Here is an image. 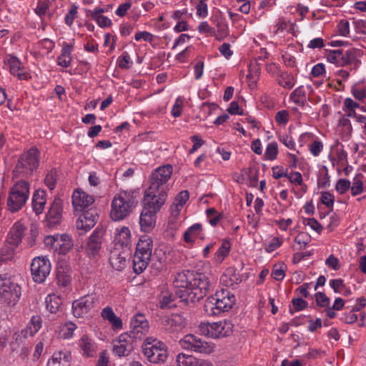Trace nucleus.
<instances>
[{"label":"nucleus","mask_w":366,"mask_h":366,"mask_svg":"<svg viewBox=\"0 0 366 366\" xmlns=\"http://www.w3.org/2000/svg\"><path fill=\"white\" fill-rule=\"evenodd\" d=\"M175 295L180 302L189 305L199 302L211 289L207 276L194 270H184L178 272L174 280Z\"/></svg>","instance_id":"f257e3e1"},{"label":"nucleus","mask_w":366,"mask_h":366,"mask_svg":"<svg viewBox=\"0 0 366 366\" xmlns=\"http://www.w3.org/2000/svg\"><path fill=\"white\" fill-rule=\"evenodd\" d=\"M173 172L172 165L167 164L156 169L149 178V187L144 192L146 197L166 202L167 197V182L171 178Z\"/></svg>","instance_id":"f03ea898"},{"label":"nucleus","mask_w":366,"mask_h":366,"mask_svg":"<svg viewBox=\"0 0 366 366\" xmlns=\"http://www.w3.org/2000/svg\"><path fill=\"white\" fill-rule=\"evenodd\" d=\"M139 195L136 190L121 191L116 194L112 202L111 218L119 221L127 217L137 206Z\"/></svg>","instance_id":"7ed1b4c3"},{"label":"nucleus","mask_w":366,"mask_h":366,"mask_svg":"<svg viewBox=\"0 0 366 366\" xmlns=\"http://www.w3.org/2000/svg\"><path fill=\"white\" fill-rule=\"evenodd\" d=\"M162 199H154L144 195L142 200L143 208L141 212L139 224L141 229L144 232H150L155 227L157 213L164 204Z\"/></svg>","instance_id":"20e7f679"},{"label":"nucleus","mask_w":366,"mask_h":366,"mask_svg":"<svg viewBox=\"0 0 366 366\" xmlns=\"http://www.w3.org/2000/svg\"><path fill=\"white\" fill-rule=\"evenodd\" d=\"M142 352L152 363L163 364L168 358L167 345L156 338L147 337L142 344Z\"/></svg>","instance_id":"39448f33"},{"label":"nucleus","mask_w":366,"mask_h":366,"mask_svg":"<svg viewBox=\"0 0 366 366\" xmlns=\"http://www.w3.org/2000/svg\"><path fill=\"white\" fill-rule=\"evenodd\" d=\"M152 247L153 240L149 236L144 235L139 239L133 260L136 273L140 274L147 268L152 257Z\"/></svg>","instance_id":"423d86ee"},{"label":"nucleus","mask_w":366,"mask_h":366,"mask_svg":"<svg viewBox=\"0 0 366 366\" xmlns=\"http://www.w3.org/2000/svg\"><path fill=\"white\" fill-rule=\"evenodd\" d=\"M29 194V182L21 180L17 182L11 189L7 201L9 210L18 212L25 204Z\"/></svg>","instance_id":"0eeeda50"},{"label":"nucleus","mask_w":366,"mask_h":366,"mask_svg":"<svg viewBox=\"0 0 366 366\" xmlns=\"http://www.w3.org/2000/svg\"><path fill=\"white\" fill-rule=\"evenodd\" d=\"M233 324L227 320L201 323L199 325L201 332L212 338H223L230 336L233 332Z\"/></svg>","instance_id":"6e6552de"},{"label":"nucleus","mask_w":366,"mask_h":366,"mask_svg":"<svg viewBox=\"0 0 366 366\" xmlns=\"http://www.w3.org/2000/svg\"><path fill=\"white\" fill-rule=\"evenodd\" d=\"M182 348L189 350L195 352L209 355L214 352V344L207 342L197 335L187 334L179 340Z\"/></svg>","instance_id":"1a4fd4ad"},{"label":"nucleus","mask_w":366,"mask_h":366,"mask_svg":"<svg viewBox=\"0 0 366 366\" xmlns=\"http://www.w3.org/2000/svg\"><path fill=\"white\" fill-rule=\"evenodd\" d=\"M0 297L8 305H15L21 297V287L6 276L0 275Z\"/></svg>","instance_id":"9d476101"},{"label":"nucleus","mask_w":366,"mask_h":366,"mask_svg":"<svg viewBox=\"0 0 366 366\" xmlns=\"http://www.w3.org/2000/svg\"><path fill=\"white\" fill-rule=\"evenodd\" d=\"M105 232L103 227H97L89 237L84 246V250L90 259H94L99 255Z\"/></svg>","instance_id":"9b49d317"},{"label":"nucleus","mask_w":366,"mask_h":366,"mask_svg":"<svg viewBox=\"0 0 366 366\" xmlns=\"http://www.w3.org/2000/svg\"><path fill=\"white\" fill-rule=\"evenodd\" d=\"M236 301L235 296L227 297L224 300H214L213 297H207L204 309L208 315L215 316L232 309Z\"/></svg>","instance_id":"f8f14e48"},{"label":"nucleus","mask_w":366,"mask_h":366,"mask_svg":"<svg viewBox=\"0 0 366 366\" xmlns=\"http://www.w3.org/2000/svg\"><path fill=\"white\" fill-rule=\"evenodd\" d=\"M51 263L46 257H36L31 264V272L35 282L42 283L50 274Z\"/></svg>","instance_id":"ddd939ff"},{"label":"nucleus","mask_w":366,"mask_h":366,"mask_svg":"<svg viewBox=\"0 0 366 366\" xmlns=\"http://www.w3.org/2000/svg\"><path fill=\"white\" fill-rule=\"evenodd\" d=\"M63 202L59 197H55L51 204L44 221L45 227L52 229L60 225L62 219Z\"/></svg>","instance_id":"4468645a"},{"label":"nucleus","mask_w":366,"mask_h":366,"mask_svg":"<svg viewBox=\"0 0 366 366\" xmlns=\"http://www.w3.org/2000/svg\"><path fill=\"white\" fill-rule=\"evenodd\" d=\"M137 340L127 333H123L113 342L112 351L118 357L128 356L134 350V342Z\"/></svg>","instance_id":"2eb2a0df"},{"label":"nucleus","mask_w":366,"mask_h":366,"mask_svg":"<svg viewBox=\"0 0 366 366\" xmlns=\"http://www.w3.org/2000/svg\"><path fill=\"white\" fill-rule=\"evenodd\" d=\"M149 330V322L143 314L135 315L130 322V330L127 333L136 340H141Z\"/></svg>","instance_id":"dca6fc26"},{"label":"nucleus","mask_w":366,"mask_h":366,"mask_svg":"<svg viewBox=\"0 0 366 366\" xmlns=\"http://www.w3.org/2000/svg\"><path fill=\"white\" fill-rule=\"evenodd\" d=\"M164 330L169 335L182 331L186 326L185 319L179 314H172L162 320Z\"/></svg>","instance_id":"f3484780"},{"label":"nucleus","mask_w":366,"mask_h":366,"mask_svg":"<svg viewBox=\"0 0 366 366\" xmlns=\"http://www.w3.org/2000/svg\"><path fill=\"white\" fill-rule=\"evenodd\" d=\"M95 298L92 295H85L74 300L72 303V312L74 317H81L94 307Z\"/></svg>","instance_id":"a211bd4d"},{"label":"nucleus","mask_w":366,"mask_h":366,"mask_svg":"<svg viewBox=\"0 0 366 366\" xmlns=\"http://www.w3.org/2000/svg\"><path fill=\"white\" fill-rule=\"evenodd\" d=\"M98 217L97 209L94 208L84 210L76 222L77 229L83 230L84 232L90 230L96 224Z\"/></svg>","instance_id":"6ab92c4d"},{"label":"nucleus","mask_w":366,"mask_h":366,"mask_svg":"<svg viewBox=\"0 0 366 366\" xmlns=\"http://www.w3.org/2000/svg\"><path fill=\"white\" fill-rule=\"evenodd\" d=\"M71 269L66 261H59L57 264L56 280L59 286L66 287L71 281Z\"/></svg>","instance_id":"aec40b11"},{"label":"nucleus","mask_w":366,"mask_h":366,"mask_svg":"<svg viewBox=\"0 0 366 366\" xmlns=\"http://www.w3.org/2000/svg\"><path fill=\"white\" fill-rule=\"evenodd\" d=\"M94 202L92 196L76 189L72 195V204L75 210L84 211Z\"/></svg>","instance_id":"412c9836"},{"label":"nucleus","mask_w":366,"mask_h":366,"mask_svg":"<svg viewBox=\"0 0 366 366\" xmlns=\"http://www.w3.org/2000/svg\"><path fill=\"white\" fill-rule=\"evenodd\" d=\"M26 228L19 222H16L11 228L7 237V242L16 247L23 238Z\"/></svg>","instance_id":"4be33fe9"},{"label":"nucleus","mask_w":366,"mask_h":366,"mask_svg":"<svg viewBox=\"0 0 366 366\" xmlns=\"http://www.w3.org/2000/svg\"><path fill=\"white\" fill-rule=\"evenodd\" d=\"M221 281L227 287H233L242 282V275L237 269L228 267L221 277Z\"/></svg>","instance_id":"5701e85b"},{"label":"nucleus","mask_w":366,"mask_h":366,"mask_svg":"<svg viewBox=\"0 0 366 366\" xmlns=\"http://www.w3.org/2000/svg\"><path fill=\"white\" fill-rule=\"evenodd\" d=\"M74 244L72 238L67 234H58L54 252L65 255L72 248Z\"/></svg>","instance_id":"b1692460"},{"label":"nucleus","mask_w":366,"mask_h":366,"mask_svg":"<svg viewBox=\"0 0 366 366\" xmlns=\"http://www.w3.org/2000/svg\"><path fill=\"white\" fill-rule=\"evenodd\" d=\"M4 63L9 66V71L14 76H16L19 79H26L27 78V74L22 71L24 67L21 66V63L17 57L10 55L4 61Z\"/></svg>","instance_id":"393cba45"},{"label":"nucleus","mask_w":366,"mask_h":366,"mask_svg":"<svg viewBox=\"0 0 366 366\" xmlns=\"http://www.w3.org/2000/svg\"><path fill=\"white\" fill-rule=\"evenodd\" d=\"M26 162L30 173L39 167V152L36 147L31 148L26 153L21 155V162Z\"/></svg>","instance_id":"a878e982"},{"label":"nucleus","mask_w":366,"mask_h":366,"mask_svg":"<svg viewBox=\"0 0 366 366\" xmlns=\"http://www.w3.org/2000/svg\"><path fill=\"white\" fill-rule=\"evenodd\" d=\"M46 204V192L44 190H36L32 199L33 209L36 214L42 213Z\"/></svg>","instance_id":"bb28decb"},{"label":"nucleus","mask_w":366,"mask_h":366,"mask_svg":"<svg viewBox=\"0 0 366 366\" xmlns=\"http://www.w3.org/2000/svg\"><path fill=\"white\" fill-rule=\"evenodd\" d=\"M102 317L103 319L108 320L115 330L122 329L123 327L122 320L117 317L113 310L110 307H107L102 311Z\"/></svg>","instance_id":"cd10ccee"},{"label":"nucleus","mask_w":366,"mask_h":366,"mask_svg":"<svg viewBox=\"0 0 366 366\" xmlns=\"http://www.w3.org/2000/svg\"><path fill=\"white\" fill-rule=\"evenodd\" d=\"M70 353L61 352L54 353L51 360L48 361L47 366H70Z\"/></svg>","instance_id":"c85d7f7f"},{"label":"nucleus","mask_w":366,"mask_h":366,"mask_svg":"<svg viewBox=\"0 0 366 366\" xmlns=\"http://www.w3.org/2000/svg\"><path fill=\"white\" fill-rule=\"evenodd\" d=\"M231 244L229 240L224 239L221 246L214 254V262L220 264L229 255Z\"/></svg>","instance_id":"c756f323"},{"label":"nucleus","mask_w":366,"mask_h":366,"mask_svg":"<svg viewBox=\"0 0 366 366\" xmlns=\"http://www.w3.org/2000/svg\"><path fill=\"white\" fill-rule=\"evenodd\" d=\"M109 262L114 269L122 271L127 264L126 257L123 256L122 253L114 251L109 257Z\"/></svg>","instance_id":"7c9ffc66"},{"label":"nucleus","mask_w":366,"mask_h":366,"mask_svg":"<svg viewBox=\"0 0 366 366\" xmlns=\"http://www.w3.org/2000/svg\"><path fill=\"white\" fill-rule=\"evenodd\" d=\"M73 46L71 44H65L62 48L61 54L58 57L57 63L63 67H68L71 61V52Z\"/></svg>","instance_id":"2f4dec72"},{"label":"nucleus","mask_w":366,"mask_h":366,"mask_svg":"<svg viewBox=\"0 0 366 366\" xmlns=\"http://www.w3.org/2000/svg\"><path fill=\"white\" fill-rule=\"evenodd\" d=\"M357 49L354 48L347 50L343 54L342 57L340 58L338 62V66H345L354 61L357 58Z\"/></svg>","instance_id":"473e14b6"},{"label":"nucleus","mask_w":366,"mask_h":366,"mask_svg":"<svg viewBox=\"0 0 366 366\" xmlns=\"http://www.w3.org/2000/svg\"><path fill=\"white\" fill-rule=\"evenodd\" d=\"M202 230V227L201 224H194L184 233V240L187 243L193 244L194 240L193 239L192 237L198 234V233Z\"/></svg>","instance_id":"72a5a7b5"},{"label":"nucleus","mask_w":366,"mask_h":366,"mask_svg":"<svg viewBox=\"0 0 366 366\" xmlns=\"http://www.w3.org/2000/svg\"><path fill=\"white\" fill-rule=\"evenodd\" d=\"M130 230L128 227H124L115 237V241L120 244L122 247H127L130 242Z\"/></svg>","instance_id":"f704fd0d"},{"label":"nucleus","mask_w":366,"mask_h":366,"mask_svg":"<svg viewBox=\"0 0 366 366\" xmlns=\"http://www.w3.org/2000/svg\"><path fill=\"white\" fill-rule=\"evenodd\" d=\"M61 300L55 295H49L46 298V307L51 313H56L60 307Z\"/></svg>","instance_id":"c9c22d12"},{"label":"nucleus","mask_w":366,"mask_h":366,"mask_svg":"<svg viewBox=\"0 0 366 366\" xmlns=\"http://www.w3.org/2000/svg\"><path fill=\"white\" fill-rule=\"evenodd\" d=\"M79 345L82 350L84 355L87 357L93 352L92 340L86 335H83L79 340Z\"/></svg>","instance_id":"e433bc0d"},{"label":"nucleus","mask_w":366,"mask_h":366,"mask_svg":"<svg viewBox=\"0 0 366 366\" xmlns=\"http://www.w3.org/2000/svg\"><path fill=\"white\" fill-rule=\"evenodd\" d=\"M150 260H152V268L154 270L153 272L155 275L159 274L164 269L166 259L159 258L157 252H154V256L151 257Z\"/></svg>","instance_id":"4c0bfd02"},{"label":"nucleus","mask_w":366,"mask_h":366,"mask_svg":"<svg viewBox=\"0 0 366 366\" xmlns=\"http://www.w3.org/2000/svg\"><path fill=\"white\" fill-rule=\"evenodd\" d=\"M177 362L179 366H195L198 359L192 355L179 354L177 357Z\"/></svg>","instance_id":"58836bf2"},{"label":"nucleus","mask_w":366,"mask_h":366,"mask_svg":"<svg viewBox=\"0 0 366 366\" xmlns=\"http://www.w3.org/2000/svg\"><path fill=\"white\" fill-rule=\"evenodd\" d=\"M363 175L360 173L357 174L354 178L352 186H350L351 194L352 196H357L363 192V182L362 179Z\"/></svg>","instance_id":"ea45409f"},{"label":"nucleus","mask_w":366,"mask_h":366,"mask_svg":"<svg viewBox=\"0 0 366 366\" xmlns=\"http://www.w3.org/2000/svg\"><path fill=\"white\" fill-rule=\"evenodd\" d=\"M292 79L293 77L287 73H282L278 76L277 81L280 86L284 88L291 89L294 86Z\"/></svg>","instance_id":"a19ab883"},{"label":"nucleus","mask_w":366,"mask_h":366,"mask_svg":"<svg viewBox=\"0 0 366 366\" xmlns=\"http://www.w3.org/2000/svg\"><path fill=\"white\" fill-rule=\"evenodd\" d=\"M41 317L39 315L33 316L28 326L29 333L32 336L36 334L41 327Z\"/></svg>","instance_id":"79ce46f5"},{"label":"nucleus","mask_w":366,"mask_h":366,"mask_svg":"<svg viewBox=\"0 0 366 366\" xmlns=\"http://www.w3.org/2000/svg\"><path fill=\"white\" fill-rule=\"evenodd\" d=\"M57 172L56 169H51L44 179V183L50 190H53L56 184L57 179Z\"/></svg>","instance_id":"37998d69"},{"label":"nucleus","mask_w":366,"mask_h":366,"mask_svg":"<svg viewBox=\"0 0 366 366\" xmlns=\"http://www.w3.org/2000/svg\"><path fill=\"white\" fill-rule=\"evenodd\" d=\"M14 175L16 177H19L21 174H31L30 170H29L28 164L26 162H21V157H19L18 162L14 169Z\"/></svg>","instance_id":"c03bdc74"},{"label":"nucleus","mask_w":366,"mask_h":366,"mask_svg":"<svg viewBox=\"0 0 366 366\" xmlns=\"http://www.w3.org/2000/svg\"><path fill=\"white\" fill-rule=\"evenodd\" d=\"M214 23L217 28V32L229 35L228 26L224 18L216 16L214 19Z\"/></svg>","instance_id":"a18cd8bd"},{"label":"nucleus","mask_w":366,"mask_h":366,"mask_svg":"<svg viewBox=\"0 0 366 366\" xmlns=\"http://www.w3.org/2000/svg\"><path fill=\"white\" fill-rule=\"evenodd\" d=\"M278 154V147L277 142L269 143L264 153V158L268 160H274L277 158Z\"/></svg>","instance_id":"49530a36"},{"label":"nucleus","mask_w":366,"mask_h":366,"mask_svg":"<svg viewBox=\"0 0 366 366\" xmlns=\"http://www.w3.org/2000/svg\"><path fill=\"white\" fill-rule=\"evenodd\" d=\"M316 304L320 307H327L330 306V299L322 292H318L315 295Z\"/></svg>","instance_id":"de8ad7c7"},{"label":"nucleus","mask_w":366,"mask_h":366,"mask_svg":"<svg viewBox=\"0 0 366 366\" xmlns=\"http://www.w3.org/2000/svg\"><path fill=\"white\" fill-rule=\"evenodd\" d=\"M320 174H324L323 178H319L317 181V185L319 187L326 188L330 185V175L326 166H322L320 170Z\"/></svg>","instance_id":"09e8293b"},{"label":"nucleus","mask_w":366,"mask_h":366,"mask_svg":"<svg viewBox=\"0 0 366 366\" xmlns=\"http://www.w3.org/2000/svg\"><path fill=\"white\" fill-rule=\"evenodd\" d=\"M350 181L347 179H340L335 185V189L340 194H344L350 188Z\"/></svg>","instance_id":"8fccbe9b"},{"label":"nucleus","mask_w":366,"mask_h":366,"mask_svg":"<svg viewBox=\"0 0 366 366\" xmlns=\"http://www.w3.org/2000/svg\"><path fill=\"white\" fill-rule=\"evenodd\" d=\"M320 202L327 207L332 208L335 202V197L330 192H322Z\"/></svg>","instance_id":"3c124183"},{"label":"nucleus","mask_w":366,"mask_h":366,"mask_svg":"<svg viewBox=\"0 0 366 366\" xmlns=\"http://www.w3.org/2000/svg\"><path fill=\"white\" fill-rule=\"evenodd\" d=\"M305 97V92L302 90V87H298L295 89L290 95L291 99L297 104L302 103Z\"/></svg>","instance_id":"603ef678"},{"label":"nucleus","mask_w":366,"mask_h":366,"mask_svg":"<svg viewBox=\"0 0 366 366\" xmlns=\"http://www.w3.org/2000/svg\"><path fill=\"white\" fill-rule=\"evenodd\" d=\"M77 10H78V6L75 4H73L71 6L69 12L66 15L64 20H65L66 24L68 25L69 26H71L73 24L74 20L76 19V15H77Z\"/></svg>","instance_id":"864d4df0"},{"label":"nucleus","mask_w":366,"mask_h":366,"mask_svg":"<svg viewBox=\"0 0 366 366\" xmlns=\"http://www.w3.org/2000/svg\"><path fill=\"white\" fill-rule=\"evenodd\" d=\"M189 192L187 190H183L175 197L174 204L179 205L180 207H182L189 199Z\"/></svg>","instance_id":"5fc2aeb1"},{"label":"nucleus","mask_w":366,"mask_h":366,"mask_svg":"<svg viewBox=\"0 0 366 366\" xmlns=\"http://www.w3.org/2000/svg\"><path fill=\"white\" fill-rule=\"evenodd\" d=\"M292 303L293 305V307L295 308V311L296 312L303 310L308 306L307 302L301 297L293 298Z\"/></svg>","instance_id":"6e6d98bb"},{"label":"nucleus","mask_w":366,"mask_h":366,"mask_svg":"<svg viewBox=\"0 0 366 366\" xmlns=\"http://www.w3.org/2000/svg\"><path fill=\"white\" fill-rule=\"evenodd\" d=\"M94 19L99 26L102 28L109 27L112 25V21L105 16H91Z\"/></svg>","instance_id":"4d7b16f0"},{"label":"nucleus","mask_w":366,"mask_h":366,"mask_svg":"<svg viewBox=\"0 0 366 366\" xmlns=\"http://www.w3.org/2000/svg\"><path fill=\"white\" fill-rule=\"evenodd\" d=\"M244 172L247 174L249 178V186L252 187H256L257 186L258 183V170L255 171V173L254 174H252V168L249 167L248 169V171L244 170Z\"/></svg>","instance_id":"13d9d810"},{"label":"nucleus","mask_w":366,"mask_h":366,"mask_svg":"<svg viewBox=\"0 0 366 366\" xmlns=\"http://www.w3.org/2000/svg\"><path fill=\"white\" fill-rule=\"evenodd\" d=\"M337 27L340 35L346 36L350 34V24L348 21L342 19L339 22Z\"/></svg>","instance_id":"bf43d9fd"},{"label":"nucleus","mask_w":366,"mask_h":366,"mask_svg":"<svg viewBox=\"0 0 366 366\" xmlns=\"http://www.w3.org/2000/svg\"><path fill=\"white\" fill-rule=\"evenodd\" d=\"M234 296L227 289H222L219 291H217L214 295H211L209 297H213L214 300H224L227 297Z\"/></svg>","instance_id":"052dcab7"},{"label":"nucleus","mask_w":366,"mask_h":366,"mask_svg":"<svg viewBox=\"0 0 366 366\" xmlns=\"http://www.w3.org/2000/svg\"><path fill=\"white\" fill-rule=\"evenodd\" d=\"M275 120L279 124H286L289 121V112L287 110L279 111L276 114Z\"/></svg>","instance_id":"680f3d73"},{"label":"nucleus","mask_w":366,"mask_h":366,"mask_svg":"<svg viewBox=\"0 0 366 366\" xmlns=\"http://www.w3.org/2000/svg\"><path fill=\"white\" fill-rule=\"evenodd\" d=\"M325 264L332 268L334 270H338L340 268V261L339 259L335 257L333 254L330 255L326 261Z\"/></svg>","instance_id":"e2e57ef3"},{"label":"nucleus","mask_w":366,"mask_h":366,"mask_svg":"<svg viewBox=\"0 0 366 366\" xmlns=\"http://www.w3.org/2000/svg\"><path fill=\"white\" fill-rule=\"evenodd\" d=\"M330 287L333 289L336 293L340 292L341 289L345 287L344 282L342 279L332 280L330 282Z\"/></svg>","instance_id":"0e129e2a"},{"label":"nucleus","mask_w":366,"mask_h":366,"mask_svg":"<svg viewBox=\"0 0 366 366\" xmlns=\"http://www.w3.org/2000/svg\"><path fill=\"white\" fill-rule=\"evenodd\" d=\"M310 241V237L305 232H301L295 237V242L298 244H302L305 247Z\"/></svg>","instance_id":"69168bd1"},{"label":"nucleus","mask_w":366,"mask_h":366,"mask_svg":"<svg viewBox=\"0 0 366 366\" xmlns=\"http://www.w3.org/2000/svg\"><path fill=\"white\" fill-rule=\"evenodd\" d=\"M207 5L205 1L200 0L197 6V14L199 17H206L207 16Z\"/></svg>","instance_id":"338daca9"},{"label":"nucleus","mask_w":366,"mask_h":366,"mask_svg":"<svg viewBox=\"0 0 366 366\" xmlns=\"http://www.w3.org/2000/svg\"><path fill=\"white\" fill-rule=\"evenodd\" d=\"M357 32L366 34V21L362 19L355 20L353 22Z\"/></svg>","instance_id":"774afa93"}]
</instances>
